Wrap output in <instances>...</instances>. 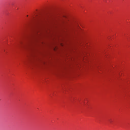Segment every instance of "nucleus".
I'll use <instances>...</instances> for the list:
<instances>
[{"label":"nucleus","instance_id":"1","mask_svg":"<svg viewBox=\"0 0 130 130\" xmlns=\"http://www.w3.org/2000/svg\"><path fill=\"white\" fill-rule=\"evenodd\" d=\"M21 44H22V42H20V44L18 45L19 47H25V46H22Z\"/></svg>","mask_w":130,"mask_h":130},{"label":"nucleus","instance_id":"2","mask_svg":"<svg viewBox=\"0 0 130 130\" xmlns=\"http://www.w3.org/2000/svg\"><path fill=\"white\" fill-rule=\"evenodd\" d=\"M110 122L111 123V121H110Z\"/></svg>","mask_w":130,"mask_h":130},{"label":"nucleus","instance_id":"3","mask_svg":"<svg viewBox=\"0 0 130 130\" xmlns=\"http://www.w3.org/2000/svg\"><path fill=\"white\" fill-rule=\"evenodd\" d=\"M27 17H28V15H27Z\"/></svg>","mask_w":130,"mask_h":130}]
</instances>
